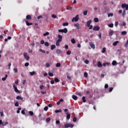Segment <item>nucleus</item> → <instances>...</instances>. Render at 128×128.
Wrapping results in <instances>:
<instances>
[{"label":"nucleus","mask_w":128,"mask_h":128,"mask_svg":"<svg viewBox=\"0 0 128 128\" xmlns=\"http://www.w3.org/2000/svg\"><path fill=\"white\" fill-rule=\"evenodd\" d=\"M116 32L114 31V30H112L108 32V36H112Z\"/></svg>","instance_id":"9"},{"label":"nucleus","mask_w":128,"mask_h":128,"mask_svg":"<svg viewBox=\"0 0 128 128\" xmlns=\"http://www.w3.org/2000/svg\"><path fill=\"white\" fill-rule=\"evenodd\" d=\"M60 63H57L56 64V68H60Z\"/></svg>","instance_id":"48"},{"label":"nucleus","mask_w":128,"mask_h":128,"mask_svg":"<svg viewBox=\"0 0 128 128\" xmlns=\"http://www.w3.org/2000/svg\"><path fill=\"white\" fill-rule=\"evenodd\" d=\"M58 40H59V42H62V36L60 34H58Z\"/></svg>","instance_id":"10"},{"label":"nucleus","mask_w":128,"mask_h":128,"mask_svg":"<svg viewBox=\"0 0 128 128\" xmlns=\"http://www.w3.org/2000/svg\"><path fill=\"white\" fill-rule=\"evenodd\" d=\"M76 118L74 117V118H73V122H76Z\"/></svg>","instance_id":"64"},{"label":"nucleus","mask_w":128,"mask_h":128,"mask_svg":"<svg viewBox=\"0 0 128 128\" xmlns=\"http://www.w3.org/2000/svg\"><path fill=\"white\" fill-rule=\"evenodd\" d=\"M112 90H114V88L112 87L110 88L109 89V92H112Z\"/></svg>","instance_id":"53"},{"label":"nucleus","mask_w":128,"mask_h":128,"mask_svg":"<svg viewBox=\"0 0 128 128\" xmlns=\"http://www.w3.org/2000/svg\"><path fill=\"white\" fill-rule=\"evenodd\" d=\"M64 128H74V125L72 124H64Z\"/></svg>","instance_id":"3"},{"label":"nucleus","mask_w":128,"mask_h":128,"mask_svg":"<svg viewBox=\"0 0 128 128\" xmlns=\"http://www.w3.org/2000/svg\"><path fill=\"white\" fill-rule=\"evenodd\" d=\"M40 52H42L43 54H44L46 52V50H42V49H40Z\"/></svg>","instance_id":"54"},{"label":"nucleus","mask_w":128,"mask_h":128,"mask_svg":"<svg viewBox=\"0 0 128 128\" xmlns=\"http://www.w3.org/2000/svg\"><path fill=\"white\" fill-rule=\"evenodd\" d=\"M44 110H45L46 112V110H48V106H46L44 108Z\"/></svg>","instance_id":"46"},{"label":"nucleus","mask_w":128,"mask_h":128,"mask_svg":"<svg viewBox=\"0 0 128 128\" xmlns=\"http://www.w3.org/2000/svg\"><path fill=\"white\" fill-rule=\"evenodd\" d=\"M62 50H60V49H58L56 50V54H62Z\"/></svg>","instance_id":"14"},{"label":"nucleus","mask_w":128,"mask_h":128,"mask_svg":"<svg viewBox=\"0 0 128 128\" xmlns=\"http://www.w3.org/2000/svg\"><path fill=\"white\" fill-rule=\"evenodd\" d=\"M30 66V63L26 62L24 64V66Z\"/></svg>","instance_id":"62"},{"label":"nucleus","mask_w":128,"mask_h":128,"mask_svg":"<svg viewBox=\"0 0 128 128\" xmlns=\"http://www.w3.org/2000/svg\"><path fill=\"white\" fill-rule=\"evenodd\" d=\"M24 56L25 60H30V56H28V53L26 52H24Z\"/></svg>","instance_id":"6"},{"label":"nucleus","mask_w":128,"mask_h":128,"mask_svg":"<svg viewBox=\"0 0 128 128\" xmlns=\"http://www.w3.org/2000/svg\"><path fill=\"white\" fill-rule=\"evenodd\" d=\"M7 78H8V74H6L5 77L2 78V80H3V82H4V80H6Z\"/></svg>","instance_id":"22"},{"label":"nucleus","mask_w":128,"mask_h":128,"mask_svg":"<svg viewBox=\"0 0 128 128\" xmlns=\"http://www.w3.org/2000/svg\"><path fill=\"white\" fill-rule=\"evenodd\" d=\"M118 42H118V41H115V42L112 44H113V46H116V44H118Z\"/></svg>","instance_id":"24"},{"label":"nucleus","mask_w":128,"mask_h":128,"mask_svg":"<svg viewBox=\"0 0 128 128\" xmlns=\"http://www.w3.org/2000/svg\"><path fill=\"white\" fill-rule=\"evenodd\" d=\"M122 16H123V18H124V16H126V10H123V12L122 14Z\"/></svg>","instance_id":"29"},{"label":"nucleus","mask_w":128,"mask_h":128,"mask_svg":"<svg viewBox=\"0 0 128 128\" xmlns=\"http://www.w3.org/2000/svg\"><path fill=\"white\" fill-rule=\"evenodd\" d=\"M106 48H102V54H104V52H106Z\"/></svg>","instance_id":"45"},{"label":"nucleus","mask_w":128,"mask_h":128,"mask_svg":"<svg viewBox=\"0 0 128 128\" xmlns=\"http://www.w3.org/2000/svg\"><path fill=\"white\" fill-rule=\"evenodd\" d=\"M50 64L48 63H46V68H50Z\"/></svg>","instance_id":"59"},{"label":"nucleus","mask_w":128,"mask_h":128,"mask_svg":"<svg viewBox=\"0 0 128 128\" xmlns=\"http://www.w3.org/2000/svg\"><path fill=\"white\" fill-rule=\"evenodd\" d=\"M88 72H85L84 73V76L85 78H88Z\"/></svg>","instance_id":"52"},{"label":"nucleus","mask_w":128,"mask_h":128,"mask_svg":"<svg viewBox=\"0 0 128 128\" xmlns=\"http://www.w3.org/2000/svg\"><path fill=\"white\" fill-rule=\"evenodd\" d=\"M84 62L86 64H88V62H90L88 61V60H84Z\"/></svg>","instance_id":"44"},{"label":"nucleus","mask_w":128,"mask_h":128,"mask_svg":"<svg viewBox=\"0 0 128 128\" xmlns=\"http://www.w3.org/2000/svg\"><path fill=\"white\" fill-rule=\"evenodd\" d=\"M80 20V18H78V15H76L75 18H73L72 20V22H78Z\"/></svg>","instance_id":"5"},{"label":"nucleus","mask_w":128,"mask_h":128,"mask_svg":"<svg viewBox=\"0 0 128 128\" xmlns=\"http://www.w3.org/2000/svg\"><path fill=\"white\" fill-rule=\"evenodd\" d=\"M120 26H126V22H122L120 24Z\"/></svg>","instance_id":"31"},{"label":"nucleus","mask_w":128,"mask_h":128,"mask_svg":"<svg viewBox=\"0 0 128 128\" xmlns=\"http://www.w3.org/2000/svg\"><path fill=\"white\" fill-rule=\"evenodd\" d=\"M83 14L84 16H86L88 14V10L84 11Z\"/></svg>","instance_id":"51"},{"label":"nucleus","mask_w":128,"mask_h":128,"mask_svg":"<svg viewBox=\"0 0 128 128\" xmlns=\"http://www.w3.org/2000/svg\"><path fill=\"white\" fill-rule=\"evenodd\" d=\"M14 106H20V104H18V102H16L14 104Z\"/></svg>","instance_id":"56"},{"label":"nucleus","mask_w":128,"mask_h":128,"mask_svg":"<svg viewBox=\"0 0 128 128\" xmlns=\"http://www.w3.org/2000/svg\"><path fill=\"white\" fill-rule=\"evenodd\" d=\"M97 66L98 68H102V64L100 62L98 61L97 64Z\"/></svg>","instance_id":"12"},{"label":"nucleus","mask_w":128,"mask_h":128,"mask_svg":"<svg viewBox=\"0 0 128 128\" xmlns=\"http://www.w3.org/2000/svg\"><path fill=\"white\" fill-rule=\"evenodd\" d=\"M127 32H126V31H123L121 32V34L122 36H126Z\"/></svg>","instance_id":"26"},{"label":"nucleus","mask_w":128,"mask_h":128,"mask_svg":"<svg viewBox=\"0 0 128 128\" xmlns=\"http://www.w3.org/2000/svg\"><path fill=\"white\" fill-rule=\"evenodd\" d=\"M89 44L90 48H92V50H94V48H96V45H94V44L93 42H90L89 43Z\"/></svg>","instance_id":"7"},{"label":"nucleus","mask_w":128,"mask_h":128,"mask_svg":"<svg viewBox=\"0 0 128 128\" xmlns=\"http://www.w3.org/2000/svg\"><path fill=\"white\" fill-rule=\"evenodd\" d=\"M87 28H88L89 30H92L93 26H92V25H89V26H87Z\"/></svg>","instance_id":"55"},{"label":"nucleus","mask_w":128,"mask_h":128,"mask_svg":"<svg viewBox=\"0 0 128 128\" xmlns=\"http://www.w3.org/2000/svg\"><path fill=\"white\" fill-rule=\"evenodd\" d=\"M16 100H22V102H24V98L22 97V96H18L16 97Z\"/></svg>","instance_id":"11"},{"label":"nucleus","mask_w":128,"mask_h":128,"mask_svg":"<svg viewBox=\"0 0 128 128\" xmlns=\"http://www.w3.org/2000/svg\"><path fill=\"white\" fill-rule=\"evenodd\" d=\"M64 102V100L60 99L59 101L57 102L56 104H58V106H60V102Z\"/></svg>","instance_id":"15"},{"label":"nucleus","mask_w":128,"mask_h":128,"mask_svg":"<svg viewBox=\"0 0 128 128\" xmlns=\"http://www.w3.org/2000/svg\"><path fill=\"white\" fill-rule=\"evenodd\" d=\"M68 26V22H64L62 24V26Z\"/></svg>","instance_id":"23"},{"label":"nucleus","mask_w":128,"mask_h":128,"mask_svg":"<svg viewBox=\"0 0 128 128\" xmlns=\"http://www.w3.org/2000/svg\"><path fill=\"white\" fill-rule=\"evenodd\" d=\"M55 112H56V114H58V112H62V109H60V110H55Z\"/></svg>","instance_id":"33"},{"label":"nucleus","mask_w":128,"mask_h":128,"mask_svg":"<svg viewBox=\"0 0 128 128\" xmlns=\"http://www.w3.org/2000/svg\"><path fill=\"white\" fill-rule=\"evenodd\" d=\"M13 88H14L15 92H16L17 94H20V90H18V87L16 86V84H13Z\"/></svg>","instance_id":"1"},{"label":"nucleus","mask_w":128,"mask_h":128,"mask_svg":"<svg viewBox=\"0 0 128 128\" xmlns=\"http://www.w3.org/2000/svg\"><path fill=\"white\" fill-rule=\"evenodd\" d=\"M21 114L24 115H26V112H24V110H22L21 112Z\"/></svg>","instance_id":"60"},{"label":"nucleus","mask_w":128,"mask_h":128,"mask_svg":"<svg viewBox=\"0 0 128 128\" xmlns=\"http://www.w3.org/2000/svg\"><path fill=\"white\" fill-rule=\"evenodd\" d=\"M100 26H96L93 28V30L96 31V32H98V30H100Z\"/></svg>","instance_id":"8"},{"label":"nucleus","mask_w":128,"mask_h":128,"mask_svg":"<svg viewBox=\"0 0 128 128\" xmlns=\"http://www.w3.org/2000/svg\"><path fill=\"white\" fill-rule=\"evenodd\" d=\"M60 120H57L56 121V124H60Z\"/></svg>","instance_id":"58"},{"label":"nucleus","mask_w":128,"mask_h":128,"mask_svg":"<svg viewBox=\"0 0 128 128\" xmlns=\"http://www.w3.org/2000/svg\"><path fill=\"white\" fill-rule=\"evenodd\" d=\"M98 36L99 38H102V32H100L98 34Z\"/></svg>","instance_id":"63"},{"label":"nucleus","mask_w":128,"mask_h":128,"mask_svg":"<svg viewBox=\"0 0 128 128\" xmlns=\"http://www.w3.org/2000/svg\"><path fill=\"white\" fill-rule=\"evenodd\" d=\"M28 114H29L30 116H34V112L32 111H30L28 112Z\"/></svg>","instance_id":"42"},{"label":"nucleus","mask_w":128,"mask_h":128,"mask_svg":"<svg viewBox=\"0 0 128 128\" xmlns=\"http://www.w3.org/2000/svg\"><path fill=\"white\" fill-rule=\"evenodd\" d=\"M46 122H50V118H48L46 119Z\"/></svg>","instance_id":"50"},{"label":"nucleus","mask_w":128,"mask_h":128,"mask_svg":"<svg viewBox=\"0 0 128 128\" xmlns=\"http://www.w3.org/2000/svg\"><path fill=\"white\" fill-rule=\"evenodd\" d=\"M30 76H34L36 74V72L33 71L32 72H30Z\"/></svg>","instance_id":"27"},{"label":"nucleus","mask_w":128,"mask_h":128,"mask_svg":"<svg viewBox=\"0 0 128 128\" xmlns=\"http://www.w3.org/2000/svg\"><path fill=\"white\" fill-rule=\"evenodd\" d=\"M110 16H114V14L113 13H110L108 14V18H110Z\"/></svg>","instance_id":"34"},{"label":"nucleus","mask_w":128,"mask_h":128,"mask_svg":"<svg viewBox=\"0 0 128 128\" xmlns=\"http://www.w3.org/2000/svg\"><path fill=\"white\" fill-rule=\"evenodd\" d=\"M54 81L56 82H60V80H58V78H54Z\"/></svg>","instance_id":"35"},{"label":"nucleus","mask_w":128,"mask_h":128,"mask_svg":"<svg viewBox=\"0 0 128 128\" xmlns=\"http://www.w3.org/2000/svg\"><path fill=\"white\" fill-rule=\"evenodd\" d=\"M114 26H116V28L118 27V22L116 21V22H115Z\"/></svg>","instance_id":"47"},{"label":"nucleus","mask_w":128,"mask_h":128,"mask_svg":"<svg viewBox=\"0 0 128 128\" xmlns=\"http://www.w3.org/2000/svg\"><path fill=\"white\" fill-rule=\"evenodd\" d=\"M59 32H64V34H66L68 32V28H64V29H60L58 30Z\"/></svg>","instance_id":"2"},{"label":"nucleus","mask_w":128,"mask_h":128,"mask_svg":"<svg viewBox=\"0 0 128 128\" xmlns=\"http://www.w3.org/2000/svg\"><path fill=\"white\" fill-rule=\"evenodd\" d=\"M116 64H118V62L116 60H114L112 62V65L116 66Z\"/></svg>","instance_id":"28"},{"label":"nucleus","mask_w":128,"mask_h":128,"mask_svg":"<svg viewBox=\"0 0 128 128\" xmlns=\"http://www.w3.org/2000/svg\"><path fill=\"white\" fill-rule=\"evenodd\" d=\"M92 20H89L86 22V26H90V24H92Z\"/></svg>","instance_id":"13"},{"label":"nucleus","mask_w":128,"mask_h":128,"mask_svg":"<svg viewBox=\"0 0 128 128\" xmlns=\"http://www.w3.org/2000/svg\"><path fill=\"white\" fill-rule=\"evenodd\" d=\"M62 42L57 40V41L56 42V46H60V43L61 42Z\"/></svg>","instance_id":"21"},{"label":"nucleus","mask_w":128,"mask_h":128,"mask_svg":"<svg viewBox=\"0 0 128 128\" xmlns=\"http://www.w3.org/2000/svg\"><path fill=\"white\" fill-rule=\"evenodd\" d=\"M109 28H114V24L112 23L108 25Z\"/></svg>","instance_id":"40"},{"label":"nucleus","mask_w":128,"mask_h":128,"mask_svg":"<svg viewBox=\"0 0 128 128\" xmlns=\"http://www.w3.org/2000/svg\"><path fill=\"white\" fill-rule=\"evenodd\" d=\"M52 17L53 18H56V16L54 14H52Z\"/></svg>","instance_id":"61"},{"label":"nucleus","mask_w":128,"mask_h":128,"mask_svg":"<svg viewBox=\"0 0 128 128\" xmlns=\"http://www.w3.org/2000/svg\"><path fill=\"white\" fill-rule=\"evenodd\" d=\"M50 34V32H46V33H44L43 34L44 36H48Z\"/></svg>","instance_id":"32"},{"label":"nucleus","mask_w":128,"mask_h":128,"mask_svg":"<svg viewBox=\"0 0 128 128\" xmlns=\"http://www.w3.org/2000/svg\"><path fill=\"white\" fill-rule=\"evenodd\" d=\"M74 26H76L77 30H80V24L76 23V24H74Z\"/></svg>","instance_id":"16"},{"label":"nucleus","mask_w":128,"mask_h":128,"mask_svg":"<svg viewBox=\"0 0 128 128\" xmlns=\"http://www.w3.org/2000/svg\"><path fill=\"white\" fill-rule=\"evenodd\" d=\"M122 8H126V10H128V4H122Z\"/></svg>","instance_id":"4"},{"label":"nucleus","mask_w":128,"mask_h":128,"mask_svg":"<svg viewBox=\"0 0 128 128\" xmlns=\"http://www.w3.org/2000/svg\"><path fill=\"white\" fill-rule=\"evenodd\" d=\"M82 100L83 102H86V97L85 96H83L82 98Z\"/></svg>","instance_id":"36"},{"label":"nucleus","mask_w":128,"mask_h":128,"mask_svg":"<svg viewBox=\"0 0 128 128\" xmlns=\"http://www.w3.org/2000/svg\"><path fill=\"white\" fill-rule=\"evenodd\" d=\"M94 22H98V18H94Z\"/></svg>","instance_id":"38"},{"label":"nucleus","mask_w":128,"mask_h":128,"mask_svg":"<svg viewBox=\"0 0 128 128\" xmlns=\"http://www.w3.org/2000/svg\"><path fill=\"white\" fill-rule=\"evenodd\" d=\"M72 54V52H70V50H68L66 52V54L70 55Z\"/></svg>","instance_id":"57"},{"label":"nucleus","mask_w":128,"mask_h":128,"mask_svg":"<svg viewBox=\"0 0 128 128\" xmlns=\"http://www.w3.org/2000/svg\"><path fill=\"white\" fill-rule=\"evenodd\" d=\"M22 110V108H18V110L16 111L17 114H20V110Z\"/></svg>","instance_id":"41"},{"label":"nucleus","mask_w":128,"mask_h":128,"mask_svg":"<svg viewBox=\"0 0 128 128\" xmlns=\"http://www.w3.org/2000/svg\"><path fill=\"white\" fill-rule=\"evenodd\" d=\"M48 74L50 76H54V74L50 72H48Z\"/></svg>","instance_id":"37"},{"label":"nucleus","mask_w":128,"mask_h":128,"mask_svg":"<svg viewBox=\"0 0 128 128\" xmlns=\"http://www.w3.org/2000/svg\"><path fill=\"white\" fill-rule=\"evenodd\" d=\"M56 45L54 44H52L51 45V50H54V48H56Z\"/></svg>","instance_id":"19"},{"label":"nucleus","mask_w":128,"mask_h":128,"mask_svg":"<svg viewBox=\"0 0 128 128\" xmlns=\"http://www.w3.org/2000/svg\"><path fill=\"white\" fill-rule=\"evenodd\" d=\"M26 18V20H32V16H30V15H27Z\"/></svg>","instance_id":"25"},{"label":"nucleus","mask_w":128,"mask_h":128,"mask_svg":"<svg viewBox=\"0 0 128 128\" xmlns=\"http://www.w3.org/2000/svg\"><path fill=\"white\" fill-rule=\"evenodd\" d=\"M66 118L67 120H70V114H68V112L66 113Z\"/></svg>","instance_id":"17"},{"label":"nucleus","mask_w":128,"mask_h":128,"mask_svg":"<svg viewBox=\"0 0 128 128\" xmlns=\"http://www.w3.org/2000/svg\"><path fill=\"white\" fill-rule=\"evenodd\" d=\"M26 24L28 26H32V23H30L28 21H26Z\"/></svg>","instance_id":"20"},{"label":"nucleus","mask_w":128,"mask_h":128,"mask_svg":"<svg viewBox=\"0 0 128 128\" xmlns=\"http://www.w3.org/2000/svg\"><path fill=\"white\" fill-rule=\"evenodd\" d=\"M6 124H8V122H2V126H6Z\"/></svg>","instance_id":"30"},{"label":"nucleus","mask_w":128,"mask_h":128,"mask_svg":"<svg viewBox=\"0 0 128 128\" xmlns=\"http://www.w3.org/2000/svg\"><path fill=\"white\" fill-rule=\"evenodd\" d=\"M44 44L45 46H50V44H48V42H45Z\"/></svg>","instance_id":"43"},{"label":"nucleus","mask_w":128,"mask_h":128,"mask_svg":"<svg viewBox=\"0 0 128 128\" xmlns=\"http://www.w3.org/2000/svg\"><path fill=\"white\" fill-rule=\"evenodd\" d=\"M71 42L72 44H76V40H74V38H72L71 40Z\"/></svg>","instance_id":"39"},{"label":"nucleus","mask_w":128,"mask_h":128,"mask_svg":"<svg viewBox=\"0 0 128 128\" xmlns=\"http://www.w3.org/2000/svg\"><path fill=\"white\" fill-rule=\"evenodd\" d=\"M72 98H73V100H78V96L76 95H72Z\"/></svg>","instance_id":"18"},{"label":"nucleus","mask_w":128,"mask_h":128,"mask_svg":"<svg viewBox=\"0 0 128 128\" xmlns=\"http://www.w3.org/2000/svg\"><path fill=\"white\" fill-rule=\"evenodd\" d=\"M14 72H16V73L18 72V68H14Z\"/></svg>","instance_id":"49"}]
</instances>
